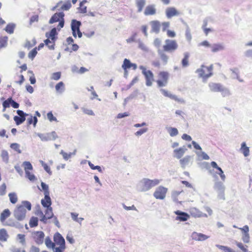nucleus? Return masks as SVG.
Returning a JSON list of instances; mask_svg holds the SVG:
<instances>
[{
    "mask_svg": "<svg viewBox=\"0 0 252 252\" xmlns=\"http://www.w3.org/2000/svg\"><path fill=\"white\" fill-rule=\"evenodd\" d=\"M174 213L176 215L175 220H179L180 221H185L188 220L190 216L187 213L183 212L180 210H177L174 212Z\"/></svg>",
    "mask_w": 252,
    "mask_h": 252,
    "instance_id": "obj_12",
    "label": "nucleus"
},
{
    "mask_svg": "<svg viewBox=\"0 0 252 252\" xmlns=\"http://www.w3.org/2000/svg\"><path fill=\"white\" fill-rule=\"evenodd\" d=\"M185 152V149L183 148H180L179 149H175L174 151L175 157L178 159L181 158L183 157Z\"/></svg>",
    "mask_w": 252,
    "mask_h": 252,
    "instance_id": "obj_27",
    "label": "nucleus"
},
{
    "mask_svg": "<svg viewBox=\"0 0 252 252\" xmlns=\"http://www.w3.org/2000/svg\"><path fill=\"white\" fill-rule=\"evenodd\" d=\"M40 206H36V211L35 214L36 215L41 217L43 215V213L40 208Z\"/></svg>",
    "mask_w": 252,
    "mask_h": 252,
    "instance_id": "obj_58",
    "label": "nucleus"
},
{
    "mask_svg": "<svg viewBox=\"0 0 252 252\" xmlns=\"http://www.w3.org/2000/svg\"><path fill=\"white\" fill-rule=\"evenodd\" d=\"M66 249V246H59V247H55L53 249H52L53 252H64V250Z\"/></svg>",
    "mask_w": 252,
    "mask_h": 252,
    "instance_id": "obj_48",
    "label": "nucleus"
},
{
    "mask_svg": "<svg viewBox=\"0 0 252 252\" xmlns=\"http://www.w3.org/2000/svg\"><path fill=\"white\" fill-rule=\"evenodd\" d=\"M122 68L125 71L130 68H132L133 70H135L137 68V65L135 63H131L129 60L125 59L122 65Z\"/></svg>",
    "mask_w": 252,
    "mask_h": 252,
    "instance_id": "obj_20",
    "label": "nucleus"
},
{
    "mask_svg": "<svg viewBox=\"0 0 252 252\" xmlns=\"http://www.w3.org/2000/svg\"><path fill=\"white\" fill-rule=\"evenodd\" d=\"M10 148L19 154L21 153L20 145L17 143H14L11 144L10 145Z\"/></svg>",
    "mask_w": 252,
    "mask_h": 252,
    "instance_id": "obj_47",
    "label": "nucleus"
},
{
    "mask_svg": "<svg viewBox=\"0 0 252 252\" xmlns=\"http://www.w3.org/2000/svg\"><path fill=\"white\" fill-rule=\"evenodd\" d=\"M158 79L157 80V83L158 87H161L165 86L168 81L169 78V73L167 71H160L158 74Z\"/></svg>",
    "mask_w": 252,
    "mask_h": 252,
    "instance_id": "obj_8",
    "label": "nucleus"
},
{
    "mask_svg": "<svg viewBox=\"0 0 252 252\" xmlns=\"http://www.w3.org/2000/svg\"><path fill=\"white\" fill-rule=\"evenodd\" d=\"M55 245L59 246H65V241L63 236L58 232L55 233L53 237Z\"/></svg>",
    "mask_w": 252,
    "mask_h": 252,
    "instance_id": "obj_14",
    "label": "nucleus"
},
{
    "mask_svg": "<svg viewBox=\"0 0 252 252\" xmlns=\"http://www.w3.org/2000/svg\"><path fill=\"white\" fill-rule=\"evenodd\" d=\"M66 240L71 244H73L75 243V240L71 235H69L68 234L66 237Z\"/></svg>",
    "mask_w": 252,
    "mask_h": 252,
    "instance_id": "obj_64",
    "label": "nucleus"
},
{
    "mask_svg": "<svg viewBox=\"0 0 252 252\" xmlns=\"http://www.w3.org/2000/svg\"><path fill=\"white\" fill-rule=\"evenodd\" d=\"M25 171H32L33 167L32 164L29 161H25L23 162Z\"/></svg>",
    "mask_w": 252,
    "mask_h": 252,
    "instance_id": "obj_40",
    "label": "nucleus"
},
{
    "mask_svg": "<svg viewBox=\"0 0 252 252\" xmlns=\"http://www.w3.org/2000/svg\"><path fill=\"white\" fill-rule=\"evenodd\" d=\"M42 205H51V200L49 196V192L45 193L44 199L41 200Z\"/></svg>",
    "mask_w": 252,
    "mask_h": 252,
    "instance_id": "obj_31",
    "label": "nucleus"
},
{
    "mask_svg": "<svg viewBox=\"0 0 252 252\" xmlns=\"http://www.w3.org/2000/svg\"><path fill=\"white\" fill-rule=\"evenodd\" d=\"M38 136L41 140L43 141L55 140L58 137L55 131H52L46 134H39Z\"/></svg>",
    "mask_w": 252,
    "mask_h": 252,
    "instance_id": "obj_11",
    "label": "nucleus"
},
{
    "mask_svg": "<svg viewBox=\"0 0 252 252\" xmlns=\"http://www.w3.org/2000/svg\"><path fill=\"white\" fill-rule=\"evenodd\" d=\"M213 69L212 64L208 66L202 65L199 68L196 70V72L197 73L199 77L202 78L204 80H206L212 76Z\"/></svg>",
    "mask_w": 252,
    "mask_h": 252,
    "instance_id": "obj_3",
    "label": "nucleus"
},
{
    "mask_svg": "<svg viewBox=\"0 0 252 252\" xmlns=\"http://www.w3.org/2000/svg\"><path fill=\"white\" fill-rule=\"evenodd\" d=\"M39 220L37 217L32 216L31 218L29 221V225L31 227L33 228L38 225Z\"/></svg>",
    "mask_w": 252,
    "mask_h": 252,
    "instance_id": "obj_29",
    "label": "nucleus"
},
{
    "mask_svg": "<svg viewBox=\"0 0 252 252\" xmlns=\"http://www.w3.org/2000/svg\"><path fill=\"white\" fill-rule=\"evenodd\" d=\"M37 52L36 51V48L33 49L28 55V56L30 58L33 59L35 56L36 55Z\"/></svg>",
    "mask_w": 252,
    "mask_h": 252,
    "instance_id": "obj_53",
    "label": "nucleus"
},
{
    "mask_svg": "<svg viewBox=\"0 0 252 252\" xmlns=\"http://www.w3.org/2000/svg\"><path fill=\"white\" fill-rule=\"evenodd\" d=\"M8 237L7 231L4 228L0 229V241L5 242L7 241Z\"/></svg>",
    "mask_w": 252,
    "mask_h": 252,
    "instance_id": "obj_26",
    "label": "nucleus"
},
{
    "mask_svg": "<svg viewBox=\"0 0 252 252\" xmlns=\"http://www.w3.org/2000/svg\"><path fill=\"white\" fill-rule=\"evenodd\" d=\"M31 171H25L26 177L31 181H34L36 180V177Z\"/></svg>",
    "mask_w": 252,
    "mask_h": 252,
    "instance_id": "obj_41",
    "label": "nucleus"
},
{
    "mask_svg": "<svg viewBox=\"0 0 252 252\" xmlns=\"http://www.w3.org/2000/svg\"><path fill=\"white\" fill-rule=\"evenodd\" d=\"M236 246L239 248L243 252H247V249H246L244 245L241 243V242H236Z\"/></svg>",
    "mask_w": 252,
    "mask_h": 252,
    "instance_id": "obj_57",
    "label": "nucleus"
},
{
    "mask_svg": "<svg viewBox=\"0 0 252 252\" xmlns=\"http://www.w3.org/2000/svg\"><path fill=\"white\" fill-rule=\"evenodd\" d=\"M160 180L158 179L150 180L147 178H144L140 181L138 184V189L140 191H146L158 185Z\"/></svg>",
    "mask_w": 252,
    "mask_h": 252,
    "instance_id": "obj_2",
    "label": "nucleus"
},
{
    "mask_svg": "<svg viewBox=\"0 0 252 252\" xmlns=\"http://www.w3.org/2000/svg\"><path fill=\"white\" fill-rule=\"evenodd\" d=\"M189 213L190 215L194 218L207 217V214L202 213L195 207L191 208Z\"/></svg>",
    "mask_w": 252,
    "mask_h": 252,
    "instance_id": "obj_17",
    "label": "nucleus"
},
{
    "mask_svg": "<svg viewBox=\"0 0 252 252\" xmlns=\"http://www.w3.org/2000/svg\"><path fill=\"white\" fill-rule=\"evenodd\" d=\"M209 237V236H207L205 234H204L201 233H199V237H197L198 241H204L208 239Z\"/></svg>",
    "mask_w": 252,
    "mask_h": 252,
    "instance_id": "obj_56",
    "label": "nucleus"
},
{
    "mask_svg": "<svg viewBox=\"0 0 252 252\" xmlns=\"http://www.w3.org/2000/svg\"><path fill=\"white\" fill-rule=\"evenodd\" d=\"M57 34V32L55 28H53L51 30L49 35L46 33V35L48 38L44 40V43L51 50L54 49L55 41L56 39V35Z\"/></svg>",
    "mask_w": 252,
    "mask_h": 252,
    "instance_id": "obj_5",
    "label": "nucleus"
},
{
    "mask_svg": "<svg viewBox=\"0 0 252 252\" xmlns=\"http://www.w3.org/2000/svg\"><path fill=\"white\" fill-rule=\"evenodd\" d=\"M64 14L63 12L56 13L52 16L49 21V23L52 24L54 23L59 22V23L57 28L58 30H60L64 26Z\"/></svg>",
    "mask_w": 252,
    "mask_h": 252,
    "instance_id": "obj_4",
    "label": "nucleus"
},
{
    "mask_svg": "<svg viewBox=\"0 0 252 252\" xmlns=\"http://www.w3.org/2000/svg\"><path fill=\"white\" fill-rule=\"evenodd\" d=\"M242 231V234H249V227L247 225H244L243 227L240 228Z\"/></svg>",
    "mask_w": 252,
    "mask_h": 252,
    "instance_id": "obj_62",
    "label": "nucleus"
},
{
    "mask_svg": "<svg viewBox=\"0 0 252 252\" xmlns=\"http://www.w3.org/2000/svg\"><path fill=\"white\" fill-rule=\"evenodd\" d=\"M209 86L211 91L214 92H222L224 90L220 84L213 83L210 84Z\"/></svg>",
    "mask_w": 252,
    "mask_h": 252,
    "instance_id": "obj_21",
    "label": "nucleus"
},
{
    "mask_svg": "<svg viewBox=\"0 0 252 252\" xmlns=\"http://www.w3.org/2000/svg\"><path fill=\"white\" fill-rule=\"evenodd\" d=\"M26 212V209L23 206H17L14 211V216L18 220L22 221L25 219Z\"/></svg>",
    "mask_w": 252,
    "mask_h": 252,
    "instance_id": "obj_7",
    "label": "nucleus"
},
{
    "mask_svg": "<svg viewBox=\"0 0 252 252\" xmlns=\"http://www.w3.org/2000/svg\"><path fill=\"white\" fill-rule=\"evenodd\" d=\"M8 37L7 36L0 37V49L7 45Z\"/></svg>",
    "mask_w": 252,
    "mask_h": 252,
    "instance_id": "obj_42",
    "label": "nucleus"
},
{
    "mask_svg": "<svg viewBox=\"0 0 252 252\" xmlns=\"http://www.w3.org/2000/svg\"><path fill=\"white\" fill-rule=\"evenodd\" d=\"M162 48L163 50L158 49V53L163 64H165L168 62L169 57L165 52H174L178 49V44L176 40L167 39L165 40V44L163 46Z\"/></svg>",
    "mask_w": 252,
    "mask_h": 252,
    "instance_id": "obj_1",
    "label": "nucleus"
},
{
    "mask_svg": "<svg viewBox=\"0 0 252 252\" xmlns=\"http://www.w3.org/2000/svg\"><path fill=\"white\" fill-rule=\"evenodd\" d=\"M38 20V16L37 15H34L32 16L30 20V24L31 25L33 23L37 22Z\"/></svg>",
    "mask_w": 252,
    "mask_h": 252,
    "instance_id": "obj_60",
    "label": "nucleus"
},
{
    "mask_svg": "<svg viewBox=\"0 0 252 252\" xmlns=\"http://www.w3.org/2000/svg\"><path fill=\"white\" fill-rule=\"evenodd\" d=\"M45 207V215L47 217L52 216V218L54 216V214L53 213V209L51 207V206H43Z\"/></svg>",
    "mask_w": 252,
    "mask_h": 252,
    "instance_id": "obj_36",
    "label": "nucleus"
},
{
    "mask_svg": "<svg viewBox=\"0 0 252 252\" xmlns=\"http://www.w3.org/2000/svg\"><path fill=\"white\" fill-rule=\"evenodd\" d=\"M166 16L168 18H170L173 16H178L180 12L173 7H169L166 8L165 10Z\"/></svg>",
    "mask_w": 252,
    "mask_h": 252,
    "instance_id": "obj_19",
    "label": "nucleus"
},
{
    "mask_svg": "<svg viewBox=\"0 0 252 252\" xmlns=\"http://www.w3.org/2000/svg\"><path fill=\"white\" fill-rule=\"evenodd\" d=\"M27 122L28 125L32 124L33 126H35L37 122V119L35 116L33 117L32 115H30L27 119Z\"/></svg>",
    "mask_w": 252,
    "mask_h": 252,
    "instance_id": "obj_37",
    "label": "nucleus"
},
{
    "mask_svg": "<svg viewBox=\"0 0 252 252\" xmlns=\"http://www.w3.org/2000/svg\"><path fill=\"white\" fill-rule=\"evenodd\" d=\"M242 239L244 243H249L250 242V235L249 234H242Z\"/></svg>",
    "mask_w": 252,
    "mask_h": 252,
    "instance_id": "obj_52",
    "label": "nucleus"
},
{
    "mask_svg": "<svg viewBox=\"0 0 252 252\" xmlns=\"http://www.w3.org/2000/svg\"><path fill=\"white\" fill-rule=\"evenodd\" d=\"M211 51L213 53L218 52L223 50L224 49L223 45L221 43H216L211 46Z\"/></svg>",
    "mask_w": 252,
    "mask_h": 252,
    "instance_id": "obj_25",
    "label": "nucleus"
},
{
    "mask_svg": "<svg viewBox=\"0 0 252 252\" xmlns=\"http://www.w3.org/2000/svg\"><path fill=\"white\" fill-rule=\"evenodd\" d=\"M189 157L187 156L184 158L180 159V162L183 167H185V166L189 163Z\"/></svg>",
    "mask_w": 252,
    "mask_h": 252,
    "instance_id": "obj_46",
    "label": "nucleus"
},
{
    "mask_svg": "<svg viewBox=\"0 0 252 252\" xmlns=\"http://www.w3.org/2000/svg\"><path fill=\"white\" fill-rule=\"evenodd\" d=\"M10 202L12 204H15L17 201V196L15 193H10L8 195Z\"/></svg>",
    "mask_w": 252,
    "mask_h": 252,
    "instance_id": "obj_44",
    "label": "nucleus"
},
{
    "mask_svg": "<svg viewBox=\"0 0 252 252\" xmlns=\"http://www.w3.org/2000/svg\"><path fill=\"white\" fill-rule=\"evenodd\" d=\"M146 3V0H136V4L138 8V11L140 12L142 11Z\"/></svg>",
    "mask_w": 252,
    "mask_h": 252,
    "instance_id": "obj_33",
    "label": "nucleus"
},
{
    "mask_svg": "<svg viewBox=\"0 0 252 252\" xmlns=\"http://www.w3.org/2000/svg\"><path fill=\"white\" fill-rule=\"evenodd\" d=\"M81 24L80 21L76 20H72L71 21V30L72 31V34L74 37H77L80 38L82 36V33L80 30V27Z\"/></svg>",
    "mask_w": 252,
    "mask_h": 252,
    "instance_id": "obj_9",
    "label": "nucleus"
},
{
    "mask_svg": "<svg viewBox=\"0 0 252 252\" xmlns=\"http://www.w3.org/2000/svg\"><path fill=\"white\" fill-rule=\"evenodd\" d=\"M71 6V4L70 1H67L61 6V9L63 10H68Z\"/></svg>",
    "mask_w": 252,
    "mask_h": 252,
    "instance_id": "obj_49",
    "label": "nucleus"
},
{
    "mask_svg": "<svg viewBox=\"0 0 252 252\" xmlns=\"http://www.w3.org/2000/svg\"><path fill=\"white\" fill-rule=\"evenodd\" d=\"M17 238L19 240V242L22 245H25L26 244L25 235L18 234L17 235Z\"/></svg>",
    "mask_w": 252,
    "mask_h": 252,
    "instance_id": "obj_45",
    "label": "nucleus"
},
{
    "mask_svg": "<svg viewBox=\"0 0 252 252\" xmlns=\"http://www.w3.org/2000/svg\"><path fill=\"white\" fill-rule=\"evenodd\" d=\"M167 190V188L159 186L155 190L154 192V196L156 199H163L165 197Z\"/></svg>",
    "mask_w": 252,
    "mask_h": 252,
    "instance_id": "obj_10",
    "label": "nucleus"
},
{
    "mask_svg": "<svg viewBox=\"0 0 252 252\" xmlns=\"http://www.w3.org/2000/svg\"><path fill=\"white\" fill-rule=\"evenodd\" d=\"M153 32L158 33L159 32L160 28V23L159 21L155 20L150 22Z\"/></svg>",
    "mask_w": 252,
    "mask_h": 252,
    "instance_id": "obj_22",
    "label": "nucleus"
},
{
    "mask_svg": "<svg viewBox=\"0 0 252 252\" xmlns=\"http://www.w3.org/2000/svg\"><path fill=\"white\" fill-rule=\"evenodd\" d=\"M211 165L213 168L216 169L217 170L219 171V172H217V173L220 176V178L222 181H224L225 179V176L224 174L223 171H222L221 168L218 166L217 163L215 161H212L211 162Z\"/></svg>",
    "mask_w": 252,
    "mask_h": 252,
    "instance_id": "obj_23",
    "label": "nucleus"
},
{
    "mask_svg": "<svg viewBox=\"0 0 252 252\" xmlns=\"http://www.w3.org/2000/svg\"><path fill=\"white\" fill-rule=\"evenodd\" d=\"M10 105L14 108H18L19 107V103L14 101L12 97H9L2 103L3 111H5L6 108L9 107Z\"/></svg>",
    "mask_w": 252,
    "mask_h": 252,
    "instance_id": "obj_15",
    "label": "nucleus"
},
{
    "mask_svg": "<svg viewBox=\"0 0 252 252\" xmlns=\"http://www.w3.org/2000/svg\"><path fill=\"white\" fill-rule=\"evenodd\" d=\"M156 13L157 9L155 5L154 4L147 5L144 11V14L145 16L154 15Z\"/></svg>",
    "mask_w": 252,
    "mask_h": 252,
    "instance_id": "obj_18",
    "label": "nucleus"
},
{
    "mask_svg": "<svg viewBox=\"0 0 252 252\" xmlns=\"http://www.w3.org/2000/svg\"><path fill=\"white\" fill-rule=\"evenodd\" d=\"M16 25L14 23H9L5 27L4 30L8 33L12 34L14 32Z\"/></svg>",
    "mask_w": 252,
    "mask_h": 252,
    "instance_id": "obj_30",
    "label": "nucleus"
},
{
    "mask_svg": "<svg viewBox=\"0 0 252 252\" xmlns=\"http://www.w3.org/2000/svg\"><path fill=\"white\" fill-rule=\"evenodd\" d=\"M61 77V72H56L53 73L51 77V79L53 80L57 81L59 80Z\"/></svg>",
    "mask_w": 252,
    "mask_h": 252,
    "instance_id": "obj_43",
    "label": "nucleus"
},
{
    "mask_svg": "<svg viewBox=\"0 0 252 252\" xmlns=\"http://www.w3.org/2000/svg\"><path fill=\"white\" fill-rule=\"evenodd\" d=\"M241 150L245 157H247L249 155V148L246 146L245 142H243L241 144Z\"/></svg>",
    "mask_w": 252,
    "mask_h": 252,
    "instance_id": "obj_35",
    "label": "nucleus"
},
{
    "mask_svg": "<svg viewBox=\"0 0 252 252\" xmlns=\"http://www.w3.org/2000/svg\"><path fill=\"white\" fill-rule=\"evenodd\" d=\"M139 68L142 71V74L144 76L146 80V85L147 86H151L154 81V76L153 73L144 66H140Z\"/></svg>",
    "mask_w": 252,
    "mask_h": 252,
    "instance_id": "obj_6",
    "label": "nucleus"
},
{
    "mask_svg": "<svg viewBox=\"0 0 252 252\" xmlns=\"http://www.w3.org/2000/svg\"><path fill=\"white\" fill-rule=\"evenodd\" d=\"M11 213L9 209H4L1 213L0 217V221H4L8 217L10 216Z\"/></svg>",
    "mask_w": 252,
    "mask_h": 252,
    "instance_id": "obj_28",
    "label": "nucleus"
},
{
    "mask_svg": "<svg viewBox=\"0 0 252 252\" xmlns=\"http://www.w3.org/2000/svg\"><path fill=\"white\" fill-rule=\"evenodd\" d=\"M47 118L50 121V122H53V121H57V119L56 117H55L52 113V112H49L47 113Z\"/></svg>",
    "mask_w": 252,
    "mask_h": 252,
    "instance_id": "obj_54",
    "label": "nucleus"
},
{
    "mask_svg": "<svg viewBox=\"0 0 252 252\" xmlns=\"http://www.w3.org/2000/svg\"><path fill=\"white\" fill-rule=\"evenodd\" d=\"M152 65L157 68L160 67V62L159 60H156L152 62Z\"/></svg>",
    "mask_w": 252,
    "mask_h": 252,
    "instance_id": "obj_59",
    "label": "nucleus"
},
{
    "mask_svg": "<svg viewBox=\"0 0 252 252\" xmlns=\"http://www.w3.org/2000/svg\"><path fill=\"white\" fill-rule=\"evenodd\" d=\"M189 53L186 52L184 53V57L181 61V65L183 67H186L189 65Z\"/></svg>",
    "mask_w": 252,
    "mask_h": 252,
    "instance_id": "obj_24",
    "label": "nucleus"
},
{
    "mask_svg": "<svg viewBox=\"0 0 252 252\" xmlns=\"http://www.w3.org/2000/svg\"><path fill=\"white\" fill-rule=\"evenodd\" d=\"M1 156L3 160H7L8 159V153L6 151H2Z\"/></svg>",
    "mask_w": 252,
    "mask_h": 252,
    "instance_id": "obj_61",
    "label": "nucleus"
},
{
    "mask_svg": "<svg viewBox=\"0 0 252 252\" xmlns=\"http://www.w3.org/2000/svg\"><path fill=\"white\" fill-rule=\"evenodd\" d=\"M41 163L44 170L49 174H51L52 173V172L51 171L50 167L47 165V164L44 162L43 161H41Z\"/></svg>",
    "mask_w": 252,
    "mask_h": 252,
    "instance_id": "obj_51",
    "label": "nucleus"
},
{
    "mask_svg": "<svg viewBox=\"0 0 252 252\" xmlns=\"http://www.w3.org/2000/svg\"><path fill=\"white\" fill-rule=\"evenodd\" d=\"M45 244L48 249H53L55 247L54 243L52 241L49 236L46 237L45 240Z\"/></svg>",
    "mask_w": 252,
    "mask_h": 252,
    "instance_id": "obj_32",
    "label": "nucleus"
},
{
    "mask_svg": "<svg viewBox=\"0 0 252 252\" xmlns=\"http://www.w3.org/2000/svg\"><path fill=\"white\" fill-rule=\"evenodd\" d=\"M168 132L172 137L176 136L178 134V130L175 127H169L168 129Z\"/></svg>",
    "mask_w": 252,
    "mask_h": 252,
    "instance_id": "obj_38",
    "label": "nucleus"
},
{
    "mask_svg": "<svg viewBox=\"0 0 252 252\" xmlns=\"http://www.w3.org/2000/svg\"><path fill=\"white\" fill-rule=\"evenodd\" d=\"M17 113L19 115L15 116L14 117L13 119L16 123L17 125H19L22 124L26 120V116H29L28 114L25 113L23 111L20 110H18L17 111Z\"/></svg>",
    "mask_w": 252,
    "mask_h": 252,
    "instance_id": "obj_13",
    "label": "nucleus"
},
{
    "mask_svg": "<svg viewBox=\"0 0 252 252\" xmlns=\"http://www.w3.org/2000/svg\"><path fill=\"white\" fill-rule=\"evenodd\" d=\"M89 166L90 167V168L92 169H93V170H95V169H96L99 172H102V170H101V168L100 167V166H98V165H94L92 163L89 162Z\"/></svg>",
    "mask_w": 252,
    "mask_h": 252,
    "instance_id": "obj_55",
    "label": "nucleus"
},
{
    "mask_svg": "<svg viewBox=\"0 0 252 252\" xmlns=\"http://www.w3.org/2000/svg\"><path fill=\"white\" fill-rule=\"evenodd\" d=\"M88 70L84 67H81L79 69L76 66H74L72 68V71L74 72L78 73L79 74H82L87 71Z\"/></svg>",
    "mask_w": 252,
    "mask_h": 252,
    "instance_id": "obj_39",
    "label": "nucleus"
},
{
    "mask_svg": "<svg viewBox=\"0 0 252 252\" xmlns=\"http://www.w3.org/2000/svg\"><path fill=\"white\" fill-rule=\"evenodd\" d=\"M161 44V41L159 38H157L154 40V45L156 47H159L160 46Z\"/></svg>",
    "mask_w": 252,
    "mask_h": 252,
    "instance_id": "obj_63",
    "label": "nucleus"
},
{
    "mask_svg": "<svg viewBox=\"0 0 252 252\" xmlns=\"http://www.w3.org/2000/svg\"><path fill=\"white\" fill-rule=\"evenodd\" d=\"M86 2V1H84L80 3L79 10L81 13H85L87 12V7L84 4V3Z\"/></svg>",
    "mask_w": 252,
    "mask_h": 252,
    "instance_id": "obj_50",
    "label": "nucleus"
},
{
    "mask_svg": "<svg viewBox=\"0 0 252 252\" xmlns=\"http://www.w3.org/2000/svg\"><path fill=\"white\" fill-rule=\"evenodd\" d=\"M33 234L35 235L33 236L35 242L38 245L42 244L45 237L44 233L42 231H36L33 232Z\"/></svg>",
    "mask_w": 252,
    "mask_h": 252,
    "instance_id": "obj_16",
    "label": "nucleus"
},
{
    "mask_svg": "<svg viewBox=\"0 0 252 252\" xmlns=\"http://www.w3.org/2000/svg\"><path fill=\"white\" fill-rule=\"evenodd\" d=\"M65 85L63 82L61 81L55 86L56 91L58 93H62L64 90Z\"/></svg>",
    "mask_w": 252,
    "mask_h": 252,
    "instance_id": "obj_34",
    "label": "nucleus"
}]
</instances>
